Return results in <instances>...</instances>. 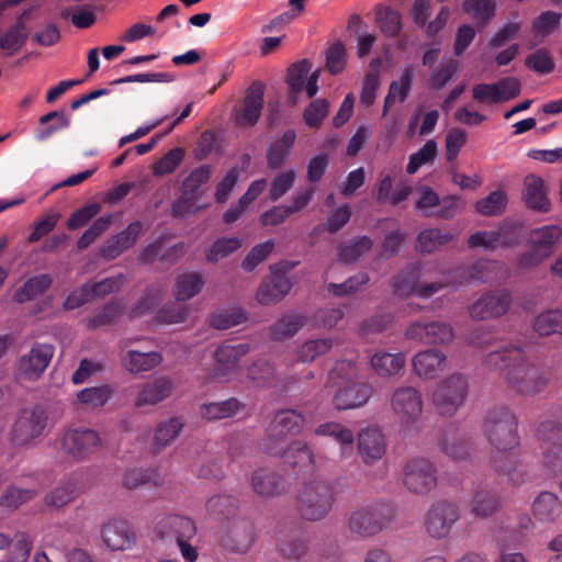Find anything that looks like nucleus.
Segmentation results:
<instances>
[{"label":"nucleus","mask_w":562,"mask_h":562,"mask_svg":"<svg viewBox=\"0 0 562 562\" xmlns=\"http://www.w3.org/2000/svg\"><path fill=\"white\" fill-rule=\"evenodd\" d=\"M183 423L178 417H172L159 423L155 429L151 449L155 453L171 445L180 435Z\"/></svg>","instance_id":"obj_35"},{"label":"nucleus","mask_w":562,"mask_h":562,"mask_svg":"<svg viewBox=\"0 0 562 562\" xmlns=\"http://www.w3.org/2000/svg\"><path fill=\"white\" fill-rule=\"evenodd\" d=\"M512 299L507 291H492L483 294L470 306V315L474 319H490L504 315Z\"/></svg>","instance_id":"obj_17"},{"label":"nucleus","mask_w":562,"mask_h":562,"mask_svg":"<svg viewBox=\"0 0 562 562\" xmlns=\"http://www.w3.org/2000/svg\"><path fill=\"white\" fill-rule=\"evenodd\" d=\"M371 395L372 390L367 383L352 381L335 393L333 405L338 411L359 408L369 402Z\"/></svg>","instance_id":"obj_26"},{"label":"nucleus","mask_w":562,"mask_h":562,"mask_svg":"<svg viewBox=\"0 0 562 562\" xmlns=\"http://www.w3.org/2000/svg\"><path fill=\"white\" fill-rule=\"evenodd\" d=\"M532 512L539 520L550 521L561 515L562 503L553 493L543 492L533 501Z\"/></svg>","instance_id":"obj_43"},{"label":"nucleus","mask_w":562,"mask_h":562,"mask_svg":"<svg viewBox=\"0 0 562 562\" xmlns=\"http://www.w3.org/2000/svg\"><path fill=\"white\" fill-rule=\"evenodd\" d=\"M373 241L362 236L353 243L342 244L337 247V260L342 263H352L362 258L372 248Z\"/></svg>","instance_id":"obj_49"},{"label":"nucleus","mask_w":562,"mask_h":562,"mask_svg":"<svg viewBox=\"0 0 562 562\" xmlns=\"http://www.w3.org/2000/svg\"><path fill=\"white\" fill-rule=\"evenodd\" d=\"M522 198L529 209L543 213L550 211L548 190L540 177L528 175L525 178Z\"/></svg>","instance_id":"obj_30"},{"label":"nucleus","mask_w":562,"mask_h":562,"mask_svg":"<svg viewBox=\"0 0 562 562\" xmlns=\"http://www.w3.org/2000/svg\"><path fill=\"white\" fill-rule=\"evenodd\" d=\"M49 425L47 411L42 406L21 409L10 427L8 439L14 447H34L36 439L44 436Z\"/></svg>","instance_id":"obj_4"},{"label":"nucleus","mask_w":562,"mask_h":562,"mask_svg":"<svg viewBox=\"0 0 562 562\" xmlns=\"http://www.w3.org/2000/svg\"><path fill=\"white\" fill-rule=\"evenodd\" d=\"M122 313L123 304L117 301H111L87 318V327L89 329H98L112 325L121 317Z\"/></svg>","instance_id":"obj_47"},{"label":"nucleus","mask_w":562,"mask_h":562,"mask_svg":"<svg viewBox=\"0 0 562 562\" xmlns=\"http://www.w3.org/2000/svg\"><path fill=\"white\" fill-rule=\"evenodd\" d=\"M386 450L385 437L375 426L360 430L358 435V451L366 464H373L380 460Z\"/></svg>","instance_id":"obj_23"},{"label":"nucleus","mask_w":562,"mask_h":562,"mask_svg":"<svg viewBox=\"0 0 562 562\" xmlns=\"http://www.w3.org/2000/svg\"><path fill=\"white\" fill-rule=\"evenodd\" d=\"M532 327L540 336H562V310L550 308L539 313L533 319Z\"/></svg>","instance_id":"obj_45"},{"label":"nucleus","mask_w":562,"mask_h":562,"mask_svg":"<svg viewBox=\"0 0 562 562\" xmlns=\"http://www.w3.org/2000/svg\"><path fill=\"white\" fill-rule=\"evenodd\" d=\"M244 404L237 398L231 397L225 401L211 402L203 404L200 413L207 420H218L229 418L244 409Z\"/></svg>","instance_id":"obj_37"},{"label":"nucleus","mask_w":562,"mask_h":562,"mask_svg":"<svg viewBox=\"0 0 562 562\" xmlns=\"http://www.w3.org/2000/svg\"><path fill=\"white\" fill-rule=\"evenodd\" d=\"M333 346L334 341L329 337L308 339L297 347L296 359L304 363L313 362L318 357L328 353Z\"/></svg>","instance_id":"obj_44"},{"label":"nucleus","mask_w":562,"mask_h":562,"mask_svg":"<svg viewBox=\"0 0 562 562\" xmlns=\"http://www.w3.org/2000/svg\"><path fill=\"white\" fill-rule=\"evenodd\" d=\"M240 246L241 240L237 237L220 238L206 251V260L212 263L217 262L236 251Z\"/></svg>","instance_id":"obj_54"},{"label":"nucleus","mask_w":562,"mask_h":562,"mask_svg":"<svg viewBox=\"0 0 562 562\" xmlns=\"http://www.w3.org/2000/svg\"><path fill=\"white\" fill-rule=\"evenodd\" d=\"M460 519V510L453 503L441 501L431 505L425 514L426 532L435 539L447 538L456 522Z\"/></svg>","instance_id":"obj_11"},{"label":"nucleus","mask_w":562,"mask_h":562,"mask_svg":"<svg viewBox=\"0 0 562 562\" xmlns=\"http://www.w3.org/2000/svg\"><path fill=\"white\" fill-rule=\"evenodd\" d=\"M376 22L381 31L387 36H395L401 31V15L389 8L380 9L376 13Z\"/></svg>","instance_id":"obj_63"},{"label":"nucleus","mask_w":562,"mask_h":562,"mask_svg":"<svg viewBox=\"0 0 562 562\" xmlns=\"http://www.w3.org/2000/svg\"><path fill=\"white\" fill-rule=\"evenodd\" d=\"M102 445L99 434L90 428H71L64 432L60 449L75 461H83Z\"/></svg>","instance_id":"obj_10"},{"label":"nucleus","mask_w":562,"mask_h":562,"mask_svg":"<svg viewBox=\"0 0 562 562\" xmlns=\"http://www.w3.org/2000/svg\"><path fill=\"white\" fill-rule=\"evenodd\" d=\"M435 272V266L428 267L417 263L396 274L391 280V286L401 296L414 295L420 299H428L451 283L447 274H441L440 279L436 281H423L424 279H430Z\"/></svg>","instance_id":"obj_2"},{"label":"nucleus","mask_w":562,"mask_h":562,"mask_svg":"<svg viewBox=\"0 0 562 562\" xmlns=\"http://www.w3.org/2000/svg\"><path fill=\"white\" fill-rule=\"evenodd\" d=\"M464 274V281H481L486 282L490 280H499L508 276V269L505 265L498 261L481 259L469 268L459 270Z\"/></svg>","instance_id":"obj_31"},{"label":"nucleus","mask_w":562,"mask_h":562,"mask_svg":"<svg viewBox=\"0 0 562 562\" xmlns=\"http://www.w3.org/2000/svg\"><path fill=\"white\" fill-rule=\"evenodd\" d=\"M546 465L562 474V427L554 420H546L538 428Z\"/></svg>","instance_id":"obj_13"},{"label":"nucleus","mask_w":562,"mask_h":562,"mask_svg":"<svg viewBox=\"0 0 562 562\" xmlns=\"http://www.w3.org/2000/svg\"><path fill=\"white\" fill-rule=\"evenodd\" d=\"M161 355L157 351L140 352L128 350L122 358L123 367L133 373L149 371L161 362Z\"/></svg>","instance_id":"obj_36"},{"label":"nucleus","mask_w":562,"mask_h":562,"mask_svg":"<svg viewBox=\"0 0 562 562\" xmlns=\"http://www.w3.org/2000/svg\"><path fill=\"white\" fill-rule=\"evenodd\" d=\"M305 425V417L295 409L278 411L268 429L265 450L269 445L282 446L289 437L297 436L302 432Z\"/></svg>","instance_id":"obj_12"},{"label":"nucleus","mask_w":562,"mask_h":562,"mask_svg":"<svg viewBox=\"0 0 562 562\" xmlns=\"http://www.w3.org/2000/svg\"><path fill=\"white\" fill-rule=\"evenodd\" d=\"M447 356L437 349H426L412 358L413 373L422 380H434L447 368Z\"/></svg>","instance_id":"obj_21"},{"label":"nucleus","mask_w":562,"mask_h":562,"mask_svg":"<svg viewBox=\"0 0 562 562\" xmlns=\"http://www.w3.org/2000/svg\"><path fill=\"white\" fill-rule=\"evenodd\" d=\"M451 240L452 235L449 232H442L438 228H428L419 233L416 241V248L420 252L430 254Z\"/></svg>","instance_id":"obj_48"},{"label":"nucleus","mask_w":562,"mask_h":562,"mask_svg":"<svg viewBox=\"0 0 562 562\" xmlns=\"http://www.w3.org/2000/svg\"><path fill=\"white\" fill-rule=\"evenodd\" d=\"M483 363L491 371H501L508 386L524 396L536 395L548 384L544 370L516 345H504L488 352Z\"/></svg>","instance_id":"obj_1"},{"label":"nucleus","mask_w":562,"mask_h":562,"mask_svg":"<svg viewBox=\"0 0 562 562\" xmlns=\"http://www.w3.org/2000/svg\"><path fill=\"white\" fill-rule=\"evenodd\" d=\"M156 530L162 539H173L176 543L191 540L196 535L195 522L187 516L177 514L160 518L156 525Z\"/></svg>","instance_id":"obj_20"},{"label":"nucleus","mask_w":562,"mask_h":562,"mask_svg":"<svg viewBox=\"0 0 562 562\" xmlns=\"http://www.w3.org/2000/svg\"><path fill=\"white\" fill-rule=\"evenodd\" d=\"M76 494V483L65 480L45 495L44 502L50 508L61 509L75 499Z\"/></svg>","instance_id":"obj_46"},{"label":"nucleus","mask_w":562,"mask_h":562,"mask_svg":"<svg viewBox=\"0 0 562 562\" xmlns=\"http://www.w3.org/2000/svg\"><path fill=\"white\" fill-rule=\"evenodd\" d=\"M471 512L479 517H487L494 514L498 506L499 501L492 492L479 488L475 491L471 501Z\"/></svg>","instance_id":"obj_52"},{"label":"nucleus","mask_w":562,"mask_h":562,"mask_svg":"<svg viewBox=\"0 0 562 562\" xmlns=\"http://www.w3.org/2000/svg\"><path fill=\"white\" fill-rule=\"evenodd\" d=\"M267 453L282 458L284 464L299 472L310 473L315 470V454L305 441L294 440L285 449L282 446L269 445Z\"/></svg>","instance_id":"obj_14"},{"label":"nucleus","mask_w":562,"mask_h":562,"mask_svg":"<svg viewBox=\"0 0 562 562\" xmlns=\"http://www.w3.org/2000/svg\"><path fill=\"white\" fill-rule=\"evenodd\" d=\"M290 280L283 274H274L270 281L263 282L256 294L257 301L262 305L279 302L291 290Z\"/></svg>","instance_id":"obj_33"},{"label":"nucleus","mask_w":562,"mask_h":562,"mask_svg":"<svg viewBox=\"0 0 562 562\" xmlns=\"http://www.w3.org/2000/svg\"><path fill=\"white\" fill-rule=\"evenodd\" d=\"M561 21V14L553 11H547L541 13L532 24L533 32L536 36H540L541 38L550 35L554 32Z\"/></svg>","instance_id":"obj_64"},{"label":"nucleus","mask_w":562,"mask_h":562,"mask_svg":"<svg viewBox=\"0 0 562 562\" xmlns=\"http://www.w3.org/2000/svg\"><path fill=\"white\" fill-rule=\"evenodd\" d=\"M296 179V172L293 169H289L284 172L277 175L269 188V198L271 201H277L282 198L294 184Z\"/></svg>","instance_id":"obj_62"},{"label":"nucleus","mask_w":562,"mask_h":562,"mask_svg":"<svg viewBox=\"0 0 562 562\" xmlns=\"http://www.w3.org/2000/svg\"><path fill=\"white\" fill-rule=\"evenodd\" d=\"M369 363L378 376L394 378L403 371L406 356L396 349H379L371 355Z\"/></svg>","instance_id":"obj_25"},{"label":"nucleus","mask_w":562,"mask_h":562,"mask_svg":"<svg viewBox=\"0 0 562 562\" xmlns=\"http://www.w3.org/2000/svg\"><path fill=\"white\" fill-rule=\"evenodd\" d=\"M562 237L559 225H544L529 233L527 244L529 249L517 257L519 269H531L552 256Z\"/></svg>","instance_id":"obj_5"},{"label":"nucleus","mask_w":562,"mask_h":562,"mask_svg":"<svg viewBox=\"0 0 562 562\" xmlns=\"http://www.w3.org/2000/svg\"><path fill=\"white\" fill-rule=\"evenodd\" d=\"M172 391V382L164 376L156 378L148 383L142 385L134 400L137 408L156 405L169 397Z\"/></svg>","instance_id":"obj_29"},{"label":"nucleus","mask_w":562,"mask_h":562,"mask_svg":"<svg viewBox=\"0 0 562 562\" xmlns=\"http://www.w3.org/2000/svg\"><path fill=\"white\" fill-rule=\"evenodd\" d=\"M464 11L477 23L485 24L494 14V5L491 0H465Z\"/></svg>","instance_id":"obj_61"},{"label":"nucleus","mask_w":562,"mask_h":562,"mask_svg":"<svg viewBox=\"0 0 562 562\" xmlns=\"http://www.w3.org/2000/svg\"><path fill=\"white\" fill-rule=\"evenodd\" d=\"M250 485L252 491L262 498L279 496L284 490L282 477L266 469H259L252 473Z\"/></svg>","instance_id":"obj_32"},{"label":"nucleus","mask_w":562,"mask_h":562,"mask_svg":"<svg viewBox=\"0 0 562 562\" xmlns=\"http://www.w3.org/2000/svg\"><path fill=\"white\" fill-rule=\"evenodd\" d=\"M387 520L382 507L367 506L350 515L349 529L358 536L368 537L380 532Z\"/></svg>","instance_id":"obj_16"},{"label":"nucleus","mask_w":562,"mask_h":562,"mask_svg":"<svg viewBox=\"0 0 562 562\" xmlns=\"http://www.w3.org/2000/svg\"><path fill=\"white\" fill-rule=\"evenodd\" d=\"M369 282V276L364 272H359L342 283H328L327 291L336 296H345L358 292L361 286Z\"/></svg>","instance_id":"obj_58"},{"label":"nucleus","mask_w":562,"mask_h":562,"mask_svg":"<svg viewBox=\"0 0 562 562\" xmlns=\"http://www.w3.org/2000/svg\"><path fill=\"white\" fill-rule=\"evenodd\" d=\"M314 434L316 436L331 438L341 447L342 451H345L346 448H351L355 441L353 431L338 422L323 423L315 428Z\"/></svg>","instance_id":"obj_40"},{"label":"nucleus","mask_w":562,"mask_h":562,"mask_svg":"<svg viewBox=\"0 0 562 562\" xmlns=\"http://www.w3.org/2000/svg\"><path fill=\"white\" fill-rule=\"evenodd\" d=\"M507 205V196L503 190L491 192L487 196L476 201L475 210L484 216H496L502 214Z\"/></svg>","instance_id":"obj_53"},{"label":"nucleus","mask_w":562,"mask_h":562,"mask_svg":"<svg viewBox=\"0 0 562 562\" xmlns=\"http://www.w3.org/2000/svg\"><path fill=\"white\" fill-rule=\"evenodd\" d=\"M26 36L25 24L20 21L0 37V47L12 55L23 46Z\"/></svg>","instance_id":"obj_57"},{"label":"nucleus","mask_w":562,"mask_h":562,"mask_svg":"<svg viewBox=\"0 0 562 562\" xmlns=\"http://www.w3.org/2000/svg\"><path fill=\"white\" fill-rule=\"evenodd\" d=\"M248 342L237 345H221L214 352L213 374L216 378H225L232 373L239 361L250 351Z\"/></svg>","instance_id":"obj_24"},{"label":"nucleus","mask_w":562,"mask_h":562,"mask_svg":"<svg viewBox=\"0 0 562 562\" xmlns=\"http://www.w3.org/2000/svg\"><path fill=\"white\" fill-rule=\"evenodd\" d=\"M165 476L156 468H132L124 472L122 482L127 488H136L142 484L161 485Z\"/></svg>","instance_id":"obj_41"},{"label":"nucleus","mask_w":562,"mask_h":562,"mask_svg":"<svg viewBox=\"0 0 562 562\" xmlns=\"http://www.w3.org/2000/svg\"><path fill=\"white\" fill-rule=\"evenodd\" d=\"M206 510L213 516H229L237 508V501L226 494H218L210 497L205 504Z\"/></svg>","instance_id":"obj_59"},{"label":"nucleus","mask_w":562,"mask_h":562,"mask_svg":"<svg viewBox=\"0 0 562 562\" xmlns=\"http://www.w3.org/2000/svg\"><path fill=\"white\" fill-rule=\"evenodd\" d=\"M393 415L404 431L416 428L423 414V398L420 392L411 385L396 387L390 397Z\"/></svg>","instance_id":"obj_8"},{"label":"nucleus","mask_w":562,"mask_h":562,"mask_svg":"<svg viewBox=\"0 0 562 562\" xmlns=\"http://www.w3.org/2000/svg\"><path fill=\"white\" fill-rule=\"evenodd\" d=\"M265 86L252 82L246 91L243 105L235 113V121L239 126H252L257 123L263 108Z\"/></svg>","instance_id":"obj_22"},{"label":"nucleus","mask_w":562,"mask_h":562,"mask_svg":"<svg viewBox=\"0 0 562 562\" xmlns=\"http://www.w3.org/2000/svg\"><path fill=\"white\" fill-rule=\"evenodd\" d=\"M437 467L426 458H413L403 467V484L414 494L427 495L437 486Z\"/></svg>","instance_id":"obj_9"},{"label":"nucleus","mask_w":562,"mask_h":562,"mask_svg":"<svg viewBox=\"0 0 562 562\" xmlns=\"http://www.w3.org/2000/svg\"><path fill=\"white\" fill-rule=\"evenodd\" d=\"M414 82V68L411 66L402 68L398 77L390 83L387 94L384 99L382 112L383 116L386 115L389 109L392 108L395 103H403L407 99Z\"/></svg>","instance_id":"obj_28"},{"label":"nucleus","mask_w":562,"mask_h":562,"mask_svg":"<svg viewBox=\"0 0 562 562\" xmlns=\"http://www.w3.org/2000/svg\"><path fill=\"white\" fill-rule=\"evenodd\" d=\"M437 155V143L434 139H429L425 145L417 151L411 155L407 164V172L414 175L422 166L434 160Z\"/></svg>","instance_id":"obj_60"},{"label":"nucleus","mask_w":562,"mask_h":562,"mask_svg":"<svg viewBox=\"0 0 562 562\" xmlns=\"http://www.w3.org/2000/svg\"><path fill=\"white\" fill-rule=\"evenodd\" d=\"M295 137V132L293 130H289L270 146L267 154V164L269 168L277 169L285 162L291 153V148L294 145Z\"/></svg>","instance_id":"obj_39"},{"label":"nucleus","mask_w":562,"mask_h":562,"mask_svg":"<svg viewBox=\"0 0 562 562\" xmlns=\"http://www.w3.org/2000/svg\"><path fill=\"white\" fill-rule=\"evenodd\" d=\"M526 66L540 75L550 74L554 69V61L549 49L539 48L529 54L525 60Z\"/></svg>","instance_id":"obj_56"},{"label":"nucleus","mask_w":562,"mask_h":562,"mask_svg":"<svg viewBox=\"0 0 562 562\" xmlns=\"http://www.w3.org/2000/svg\"><path fill=\"white\" fill-rule=\"evenodd\" d=\"M53 355L54 349L49 345L37 344L33 346L27 355L20 358L18 375L29 381L36 380L49 364Z\"/></svg>","instance_id":"obj_19"},{"label":"nucleus","mask_w":562,"mask_h":562,"mask_svg":"<svg viewBox=\"0 0 562 562\" xmlns=\"http://www.w3.org/2000/svg\"><path fill=\"white\" fill-rule=\"evenodd\" d=\"M246 318V312L241 308L223 310L212 315L211 325L216 329L224 330L241 324Z\"/></svg>","instance_id":"obj_55"},{"label":"nucleus","mask_w":562,"mask_h":562,"mask_svg":"<svg viewBox=\"0 0 562 562\" xmlns=\"http://www.w3.org/2000/svg\"><path fill=\"white\" fill-rule=\"evenodd\" d=\"M204 284L205 280L200 273H182L176 279L175 297L177 301H188L199 294Z\"/></svg>","instance_id":"obj_42"},{"label":"nucleus","mask_w":562,"mask_h":562,"mask_svg":"<svg viewBox=\"0 0 562 562\" xmlns=\"http://www.w3.org/2000/svg\"><path fill=\"white\" fill-rule=\"evenodd\" d=\"M38 493L37 487L8 486L0 496V505L16 509L21 505L33 499Z\"/></svg>","instance_id":"obj_51"},{"label":"nucleus","mask_w":562,"mask_h":562,"mask_svg":"<svg viewBox=\"0 0 562 562\" xmlns=\"http://www.w3.org/2000/svg\"><path fill=\"white\" fill-rule=\"evenodd\" d=\"M112 394L109 385L86 387L77 393V400L86 408L95 409L105 405Z\"/></svg>","instance_id":"obj_50"},{"label":"nucleus","mask_w":562,"mask_h":562,"mask_svg":"<svg viewBox=\"0 0 562 562\" xmlns=\"http://www.w3.org/2000/svg\"><path fill=\"white\" fill-rule=\"evenodd\" d=\"M333 499L331 487L325 482L315 481L305 484L300 490L296 506L304 519L316 521L329 513Z\"/></svg>","instance_id":"obj_7"},{"label":"nucleus","mask_w":562,"mask_h":562,"mask_svg":"<svg viewBox=\"0 0 562 562\" xmlns=\"http://www.w3.org/2000/svg\"><path fill=\"white\" fill-rule=\"evenodd\" d=\"M103 543L112 551L130 550L136 543V535L132 526L124 520L111 519L101 526Z\"/></svg>","instance_id":"obj_18"},{"label":"nucleus","mask_w":562,"mask_h":562,"mask_svg":"<svg viewBox=\"0 0 562 562\" xmlns=\"http://www.w3.org/2000/svg\"><path fill=\"white\" fill-rule=\"evenodd\" d=\"M311 64L308 60L303 59L289 68L288 85L294 92L306 91L307 97H314L318 91V76L319 71L315 70L310 75Z\"/></svg>","instance_id":"obj_27"},{"label":"nucleus","mask_w":562,"mask_h":562,"mask_svg":"<svg viewBox=\"0 0 562 562\" xmlns=\"http://www.w3.org/2000/svg\"><path fill=\"white\" fill-rule=\"evenodd\" d=\"M483 432L490 445L498 451L512 450L519 442L517 418L503 405L487 411L483 420Z\"/></svg>","instance_id":"obj_3"},{"label":"nucleus","mask_w":562,"mask_h":562,"mask_svg":"<svg viewBox=\"0 0 562 562\" xmlns=\"http://www.w3.org/2000/svg\"><path fill=\"white\" fill-rule=\"evenodd\" d=\"M52 278L47 273L29 278L13 294L16 303H25L44 293L52 285Z\"/></svg>","instance_id":"obj_38"},{"label":"nucleus","mask_w":562,"mask_h":562,"mask_svg":"<svg viewBox=\"0 0 562 562\" xmlns=\"http://www.w3.org/2000/svg\"><path fill=\"white\" fill-rule=\"evenodd\" d=\"M305 325V317L296 312L281 315L269 328L271 339L277 341L292 338Z\"/></svg>","instance_id":"obj_34"},{"label":"nucleus","mask_w":562,"mask_h":562,"mask_svg":"<svg viewBox=\"0 0 562 562\" xmlns=\"http://www.w3.org/2000/svg\"><path fill=\"white\" fill-rule=\"evenodd\" d=\"M469 387V376L462 372H453L437 383L431 402L440 415L452 416L465 403Z\"/></svg>","instance_id":"obj_6"},{"label":"nucleus","mask_w":562,"mask_h":562,"mask_svg":"<svg viewBox=\"0 0 562 562\" xmlns=\"http://www.w3.org/2000/svg\"><path fill=\"white\" fill-rule=\"evenodd\" d=\"M408 339L426 345H449L454 338L451 325L443 321L412 323L405 331Z\"/></svg>","instance_id":"obj_15"}]
</instances>
